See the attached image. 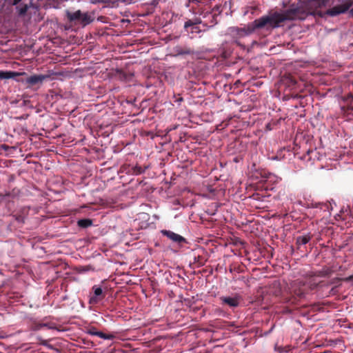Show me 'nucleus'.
I'll list each match as a JSON object with an SVG mask.
<instances>
[{
    "instance_id": "1",
    "label": "nucleus",
    "mask_w": 353,
    "mask_h": 353,
    "mask_svg": "<svg viewBox=\"0 0 353 353\" xmlns=\"http://www.w3.org/2000/svg\"><path fill=\"white\" fill-rule=\"evenodd\" d=\"M307 15V13L304 9L293 5L283 13L274 12L272 14L263 16L254 20L248 29L232 28L230 31L234 37H243L250 34L255 29L263 28L267 26L276 28L278 27L281 23L286 20H303Z\"/></svg>"
},
{
    "instance_id": "2",
    "label": "nucleus",
    "mask_w": 353,
    "mask_h": 353,
    "mask_svg": "<svg viewBox=\"0 0 353 353\" xmlns=\"http://www.w3.org/2000/svg\"><path fill=\"white\" fill-rule=\"evenodd\" d=\"M66 16L70 21L79 22L83 26L90 24L93 21L88 12L83 13L79 10L73 12L68 11Z\"/></svg>"
},
{
    "instance_id": "3",
    "label": "nucleus",
    "mask_w": 353,
    "mask_h": 353,
    "mask_svg": "<svg viewBox=\"0 0 353 353\" xmlns=\"http://www.w3.org/2000/svg\"><path fill=\"white\" fill-rule=\"evenodd\" d=\"M330 272V270L325 269L322 271L312 273L309 275L304 285L307 284L309 287H318L319 285L323 282V279L327 277Z\"/></svg>"
},
{
    "instance_id": "4",
    "label": "nucleus",
    "mask_w": 353,
    "mask_h": 353,
    "mask_svg": "<svg viewBox=\"0 0 353 353\" xmlns=\"http://www.w3.org/2000/svg\"><path fill=\"white\" fill-rule=\"evenodd\" d=\"M353 4L352 0H345L343 3L336 5L326 10L325 14L329 16H336L347 11Z\"/></svg>"
},
{
    "instance_id": "5",
    "label": "nucleus",
    "mask_w": 353,
    "mask_h": 353,
    "mask_svg": "<svg viewBox=\"0 0 353 353\" xmlns=\"http://www.w3.org/2000/svg\"><path fill=\"white\" fill-rule=\"evenodd\" d=\"M207 261V254L203 250H201V253H193L190 263L193 265L194 268H199L204 265Z\"/></svg>"
},
{
    "instance_id": "6",
    "label": "nucleus",
    "mask_w": 353,
    "mask_h": 353,
    "mask_svg": "<svg viewBox=\"0 0 353 353\" xmlns=\"http://www.w3.org/2000/svg\"><path fill=\"white\" fill-rule=\"evenodd\" d=\"M161 233L163 236L168 237L169 239L179 245L186 243V239L184 237L171 230H163L161 231Z\"/></svg>"
},
{
    "instance_id": "7",
    "label": "nucleus",
    "mask_w": 353,
    "mask_h": 353,
    "mask_svg": "<svg viewBox=\"0 0 353 353\" xmlns=\"http://www.w3.org/2000/svg\"><path fill=\"white\" fill-rule=\"evenodd\" d=\"M105 295L103 293L102 288H95L93 294H90L89 299V303L91 305H96L99 303Z\"/></svg>"
},
{
    "instance_id": "8",
    "label": "nucleus",
    "mask_w": 353,
    "mask_h": 353,
    "mask_svg": "<svg viewBox=\"0 0 353 353\" xmlns=\"http://www.w3.org/2000/svg\"><path fill=\"white\" fill-rule=\"evenodd\" d=\"M207 17H210L211 18L210 21V23L207 21H204L202 22V25L203 27L206 28L207 29L214 26L215 24L217 23L216 21V17L217 14L214 12L212 13V12H206L203 14V18H207Z\"/></svg>"
},
{
    "instance_id": "9",
    "label": "nucleus",
    "mask_w": 353,
    "mask_h": 353,
    "mask_svg": "<svg viewBox=\"0 0 353 353\" xmlns=\"http://www.w3.org/2000/svg\"><path fill=\"white\" fill-rule=\"evenodd\" d=\"M46 78L45 75L39 74V75H32L30 77H28L26 79V80L23 81L26 84L28 85V86H32L37 84L42 83L43 80Z\"/></svg>"
},
{
    "instance_id": "10",
    "label": "nucleus",
    "mask_w": 353,
    "mask_h": 353,
    "mask_svg": "<svg viewBox=\"0 0 353 353\" xmlns=\"http://www.w3.org/2000/svg\"><path fill=\"white\" fill-rule=\"evenodd\" d=\"M26 73L25 72H17L13 71H3L0 70V79H13L16 77L21 75H26Z\"/></svg>"
},
{
    "instance_id": "11",
    "label": "nucleus",
    "mask_w": 353,
    "mask_h": 353,
    "mask_svg": "<svg viewBox=\"0 0 353 353\" xmlns=\"http://www.w3.org/2000/svg\"><path fill=\"white\" fill-rule=\"evenodd\" d=\"M222 303L228 305L230 307H237L239 304V299L237 296H222L220 298Z\"/></svg>"
},
{
    "instance_id": "12",
    "label": "nucleus",
    "mask_w": 353,
    "mask_h": 353,
    "mask_svg": "<svg viewBox=\"0 0 353 353\" xmlns=\"http://www.w3.org/2000/svg\"><path fill=\"white\" fill-rule=\"evenodd\" d=\"M312 239V235L307 234L304 236H299L296 239V244L298 246L307 244Z\"/></svg>"
},
{
    "instance_id": "13",
    "label": "nucleus",
    "mask_w": 353,
    "mask_h": 353,
    "mask_svg": "<svg viewBox=\"0 0 353 353\" xmlns=\"http://www.w3.org/2000/svg\"><path fill=\"white\" fill-rule=\"evenodd\" d=\"M203 21L200 18H194L193 19H188L184 23V30H188V28H190V26L192 25L198 26L199 24H201Z\"/></svg>"
},
{
    "instance_id": "14",
    "label": "nucleus",
    "mask_w": 353,
    "mask_h": 353,
    "mask_svg": "<svg viewBox=\"0 0 353 353\" xmlns=\"http://www.w3.org/2000/svg\"><path fill=\"white\" fill-rule=\"evenodd\" d=\"M318 152L316 149L314 150H308L306 154L303 156V159L307 161H314L317 157Z\"/></svg>"
},
{
    "instance_id": "15",
    "label": "nucleus",
    "mask_w": 353,
    "mask_h": 353,
    "mask_svg": "<svg viewBox=\"0 0 353 353\" xmlns=\"http://www.w3.org/2000/svg\"><path fill=\"white\" fill-rule=\"evenodd\" d=\"M30 7H32V2L30 3V5L21 4L19 6L17 7L18 14L19 16H21V17L24 16L27 13L28 9Z\"/></svg>"
},
{
    "instance_id": "16",
    "label": "nucleus",
    "mask_w": 353,
    "mask_h": 353,
    "mask_svg": "<svg viewBox=\"0 0 353 353\" xmlns=\"http://www.w3.org/2000/svg\"><path fill=\"white\" fill-rule=\"evenodd\" d=\"M92 225V221L90 219H83L77 221V225L82 228H87Z\"/></svg>"
},
{
    "instance_id": "17",
    "label": "nucleus",
    "mask_w": 353,
    "mask_h": 353,
    "mask_svg": "<svg viewBox=\"0 0 353 353\" xmlns=\"http://www.w3.org/2000/svg\"><path fill=\"white\" fill-rule=\"evenodd\" d=\"M286 83L288 85L289 87H291L292 88H295L297 81L291 75H289L285 77Z\"/></svg>"
},
{
    "instance_id": "18",
    "label": "nucleus",
    "mask_w": 353,
    "mask_h": 353,
    "mask_svg": "<svg viewBox=\"0 0 353 353\" xmlns=\"http://www.w3.org/2000/svg\"><path fill=\"white\" fill-rule=\"evenodd\" d=\"M189 34H194V33H196V34H199V33H201L202 32L201 29L200 28L199 26H195V25H192L190 26V28H188V30H185Z\"/></svg>"
},
{
    "instance_id": "19",
    "label": "nucleus",
    "mask_w": 353,
    "mask_h": 353,
    "mask_svg": "<svg viewBox=\"0 0 353 353\" xmlns=\"http://www.w3.org/2000/svg\"><path fill=\"white\" fill-rule=\"evenodd\" d=\"M328 0H310V3H313L317 8H321L322 6H325Z\"/></svg>"
},
{
    "instance_id": "20",
    "label": "nucleus",
    "mask_w": 353,
    "mask_h": 353,
    "mask_svg": "<svg viewBox=\"0 0 353 353\" xmlns=\"http://www.w3.org/2000/svg\"><path fill=\"white\" fill-rule=\"evenodd\" d=\"M48 327L47 323H33L31 325V329L32 330L37 331L42 329L43 327Z\"/></svg>"
},
{
    "instance_id": "21",
    "label": "nucleus",
    "mask_w": 353,
    "mask_h": 353,
    "mask_svg": "<svg viewBox=\"0 0 353 353\" xmlns=\"http://www.w3.org/2000/svg\"><path fill=\"white\" fill-rule=\"evenodd\" d=\"M176 53L179 55L192 54H193V50L190 48H185L183 49L176 50Z\"/></svg>"
},
{
    "instance_id": "22",
    "label": "nucleus",
    "mask_w": 353,
    "mask_h": 353,
    "mask_svg": "<svg viewBox=\"0 0 353 353\" xmlns=\"http://www.w3.org/2000/svg\"><path fill=\"white\" fill-rule=\"evenodd\" d=\"M132 174L138 175L144 172V169L142 168V167L139 165H135L132 168Z\"/></svg>"
},
{
    "instance_id": "23",
    "label": "nucleus",
    "mask_w": 353,
    "mask_h": 353,
    "mask_svg": "<svg viewBox=\"0 0 353 353\" xmlns=\"http://www.w3.org/2000/svg\"><path fill=\"white\" fill-rule=\"evenodd\" d=\"M97 336L103 339H113V336L112 334H107L102 332H97Z\"/></svg>"
},
{
    "instance_id": "24",
    "label": "nucleus",
    "mask_w": 353,
    "mask_h": 353,
    "mask_svg": "<svg viewBox=\"0 0 353 353\" xmlns=\"http://www.w3.org/2000/svg\"><path fill=\"white\" fill-rule=\"evenodd\" d=\"M90 270H93L91 266L87 265V266H79L77 268V270L79 273H83L85 272L89 271Z\"/></svg>"
},
{
    "instance_id": "25",
    "label": "nucleus",
    "mask_w": 353,
    "mask_h": 353,
    "mask_svg": "<svg viewBox=\"0 0 353 353\" xmlns=\"http://www.w3.org/2000/svg\"><path fill=\"white\" fill-rule=\"evenodd\" d=\"M275 350L280 353L284 352H287L289 350L288 347H283L281 346H277V345L275 346Z\"/></svg>"
},
{
    "instance_id": "26",
    "label": "nucleus",
    "mask_w": 353,
    "mask_h": 353,
    "mask_svg": "<svg viewBox=\"0 0 353 353\" xmlns=\"http://www.w3.org/2000/svg\"><path fill=\"white\" fill-rule=\"evenodd\" d=\"M97 332L98 331L95 327H91L90 329L88 330V333L92 336H97Z\"/></svg>"
},
{
    "instance_id": "27",
    "label": "nucleus",
    "mask_w": 353,
    "mask_h": 353,
    "mask_svg": "<svg viewBox=\"0 0 353 353\" xmlns=\"http://www.w3.org/2000/svg\"><path fill=\"white\" fill-rule=\"evenodd\" d=\"M212 11L213 12H218L219 13H221V6H215L213 8Z\"/></svg>"
},
{
    "instance_id": "28",
    "label": "nucleus",
    "mask_w": 353,
    "mask_h": 353,
    "mask_svg": "<svg viewBox=\"0 0 353 353\" xmlns=\"http://www.w3.org/2000/svg\"><path fill=\"white\" fill-rule=\"evenodd\" d=\"M22 0H12L10 1V3L12 6H17L18 5Z\"/></svg>"
},
{
    "instance_id": "29",
    "label": "nucleus",
    "mask_w": 353,
    "mask_h": 353,
    "mask_svg": "<svg viewBox=\"0 0 353 353\" xmlns=\"http://www.w3.org/2000/svg\"><path fill=\"white\" fill-rule=\"evenodd\" d=\"M347 101L350 100L351 102H352L353 101V94H349L347 95Z\"/></svg>"
},
{
    "instance_id": "30",
    "label": "nucleus",
    "mask_w": 353,
    "mask_h": 353,
    "mask_svg": "<svg viewBox=\"0 0 353 353\" xmlns=\"http://www.w3.org/2000/svg\"><path fill=\"white\" fill-rule=\"evenodd\" d=\"M345 281H352L353 280V275L350 276L346 279H345Z\"/></svg>"
},
{
    "instance_id": "31",
    "label": "nucleus",
    "mask_w": 353,
    "mask_h": 353,
    "mask_svg": "<svg viewBox=\"0 0 353 353\" xmlns=\"http://www.w3.org/2000/svg\"><path fill=\"white\" fill-rule=\"evenodd\" d=\"M103 0H91L92 3H96L102 1Z\"/></svg>"
},
{
    "instance_id": "32",
    "label": "nucleus",
    "mask_w": 353,
    "mask_h": 353,
    "mask_svg": "<svg viewBox=\"0 0 353 353\" xmlns=\"http://www.w3.org/2000/svg\"><path fill=\"white\" fill-rule=\"evenodd\" d=\"M323 206L325 208H327V209H328V208H329V205H328V204H327V203L323 204Z\"/></svg>"
},
{
    "instance_id": "33",
    "label": "nucleus",
    "mask_w": 353,
    "mask_h": 353,
    "mask_svg": "<svg viewBox=\"0 0 353 353\" xmlns=\"http://www.w3.org/2000/svg\"><path fill=\"white\" fill-rule=\"evenodd\" d=\"M142 291L144 294H146V292H147V288H142Z\"/></svg>"
},
{
    "instance_id": "34",
    "label": "nucleus",
    "mask_w": 353,
    "mask_h": 353,
    "mask_svg": "<svg viewBox=\"0 0 353 353\" xmlns=\"http://www.w3.org/2000/svg\"><path fill=\"white\" fill-rule=\"evenodd\" d=\"M206 19H207L205 21H208V23H210V21L211 18L210 17H207Z\"/></svg>"
},
{
    "instance_id": "35",
    "label": "nucleus",
    "mask_w": 353,
    "mask_h": 353,
    "mask_svg": "<svg viewBox=\"0 0 353 353\" xmlns=\"http://www.w3.org/2000/svg\"><path fill=\"white\" fill-rule=\"evenodd\" d=\"M350 13L351 15L353 16V8L352 9H350Z\"/></svg>"
},
{
    "instance_id": "36",
    "label": "nucleus",
    "mask_w": 353,
    "mask_h": 353,
    "mask_svg": "<svg viewBox=\"0 0 353 353\" xmlns=\"http://www.w3.org/2000/svg\"><path fill=\"white\" fill-rule=\"evenodd\" d=\"M183 101V98L180 97L179 99H178L176 100V101Z\"/></svg>"
},
{
    "instance_id": "37",
    "label": "nucleus",
    "mask_w": 353,
    "mask_h": 353,
    "mask_svg": "<svg viewBox=\"0 0 353 353\" xmlns=\"http://www.w3.org/2000/svg\"><path fill=\"white\" fill-rule=\"evenodd\" d=\"M30 2H32V0H30Z\"/></svg>"
}]
</instances>
